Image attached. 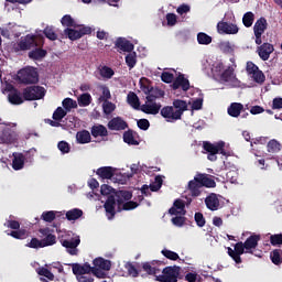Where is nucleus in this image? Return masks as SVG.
Here are the masks:
<instances>
[{"label":"nucleus","mask_w":282,"mask_h":282,"mask_svg":"<svg viewBox=\"0 0 282 282\" xmlns=\"http://www.w3.org/2000/svg\"><path fill=\"white\" fill-rule=\"evenodd\" d=\"M180 267H165L162 270V274L156 275L155 281L159 282H177V279L180 278Z\"/></svg>","instance_id":"nucleus-1"},{"label":"nucleus","mask_w":282,"mask_h":282,"mask_svg":"<svg viewBox=\"0 0 282 282\" xmlns=\"http://www.w3.org/2000/svg\"><path fill=\"white\" fill-rule=\"evenodd\" d=\"M18 78L23 85H36L39 83V72L32 67L24 68L18 73Z\"/></svg>","instance_id":"nucleus-2"},{"label":"nucleus","mask_w":282,"mask_h":282,"mask_svg":"<svg viewBox=\"0 0 282 282\" xmlns=\"http://www.w3.org/2000/svg\"><path fill=\"white\" fill-rule=\"evenodd\" d=\"M78 30L66 28L64 30V34L66 39H69V41H78V39H83V36H86L87 34H91V28L85 26V25H78Z\"/></svg>","instance_id":"nucleus-3"},{"label":"nucleus","mask_w":282,"mask_h":282,"mask_svg":"<svg viewBox=\"0 0 282 282\" xmlns=\"http://www.w3.org/2000/svg\"><path fill=\"white\" fill-rule=\"evenodd\" d=\"M37 36L34 34H28L21 37L18 45L15 46L17 52H28L32 47H39V42H36Z\"/></svg>","instance_id":"nucleus-4"},{"label":"nucleus","mask_w":282,"mask_h":282,"mask_svg":"<svg viewBox=\"0 0 282 282\" xmlns=\"http://www.w3.org/2000/svg\"><path fill=\"white\" fill-rule=\"evenodd\" d=\"M45 97V88L42 86H31L23 90L24 100H41Z\"/></svg>","instance_id":"nucleus-5"},{"label":"nucleus","mask_w":282,"mask_h":282,"mask_svg":"<svg viewBox=\"0 0 282 282\" xmlns=\"http://www.w3.org/2000/svg\"><path fill=\"white\" fill-rule=\"evenodd\" d=\"M2 124L0 119V144H13V142H17V132L12 128Z\"/></svg>","instance_id":"nucleus-6"},{"label":"nucleus","mask_w":282,"mask_h":282,"mask_svg":"<svg viewBox=\"0 0 282 282\" xmlns=\"http://www.w3.org/2000/svg\"><path fill=\"white\" fill-rule=\"evenodd\" d=\"M265 30H268V20H265V18L258 19L253 25L256 45H261L263 43L261 36H263V34L265 33Z\"/></svg>","instance_id":"nucleus-7"},{"label":"nucleus","mask_w":282,"mask_h":282,"mask_svg":"<svg viewBox=\"0 0 282 282\" xmlns=\"http://www.w3.org/2000/svg\"><path fill=\"white\" fill-rule=\"evenodd\" d=\"M61 245L66 248V251L72 257L78 256V247L80 246V237H75L70 239H62Z\"/></svg>","instance_id":"nucleus-8"},{"label":"nucleus","mask_w":282,"mask_h":282,"mask_svg":"<svg viewBox=\"0 0 282 282\" xmlns=\"http://www.w3.org/2000/svg\"><path fill=\"white\" fill-rule=\"evenodd\" d=\"M171 87L174 91L180 88L183 91H188V89H191V82L184 76V74L180 73L178 76L173 80Z\"/></svg>","instance_id":"nucleus-9"},{"label":"nucleus","mask_w":282,"mask_h":282,"mask_svg":"<svg viewBox=\"0 0 282 282\" xmlns=\"http://www.w3.org/2000/svg\"><path fill=\"white\" fill-rule=\"evenodd\" d=\"M226 143L224 141L218 142L217 144H213L208 141L203 143V149L209 154L213 153H221V155H226V150L224 149Z\"/></svg>","instance_id":"nucleus-10"},{"label":"nucleus","mask_w":282,"mask_h":282,"mask_svg":"<svg viewBox=\"0 0 282 282\" xmlns=\"http://www.w3.org/2000/svg\"><path fill=\"white\" fill-rule=\"evenodd\" d=\"M218 34H237L239 32V26L237 24L220 21L217 23Z\"/></svg>","instance_id":"nucleus-11"},{"label":"nucleus","mask_w":282,"mask_h":282,"mask_svg":"<svg viewBox=\"0 0 282 282\" xmlns=\"http://www.w3.org/2000/svg\"><path fill=\"white\" fill-rule=\"evenodd\" d=\"M116 202H118L117 198L113 195H110L104 204L106 217L108 219H113V217H116Z\"/></svg>","instance_id":"nucleus-12"},{"label":"nucleus","mask_w":282,"mask_h":282,"mask_svg":"<svg viewBox=\"0 0 282 282\" xmlns=\"http://www.w3.org/2000/svg\"><path fill=\"white\" fill-rule=\"evenodd\" d=\"M133 43L131 41L127 40L126 37H118L115 42V48L117 52H128L131 53L132 50H134Z\"/></svg>","instance_id":"nucleus-13"},{"label":"nucleus","mask_w":282,"mask_h":282,"mask_svg":"<svg viewBox=\"0 0 282 282\" xmlns=\"http://www.w3.org/2000/svg\"><path fill=\"white\" fill-rule=\"evenodd\" d=\"M108 129L110 131H124V129H129V123L122 117H115L108 122Z\"/></svg>","instance_id":"nucleus-14"},{"label":"nucleus","mask_w":282,"mask_h":282,"mask_svg":"<svg viewBox=\"0 0 282 282\" xmlns=\"http://www.w3.org/2000/svg\"><path fill=\"white\" fill-rule=\"evenodd\" d=\"M273 52H274V45L270 43H263L257 47V54L258 56H260L261 61H269L270 54H272Z\"/></svg>","instance_id":"nucleus-15"},{"label":"nucleus","mask_w":282,"mask_h":282,"mask_svg":"<svg viewBox=\"0 0 282 282\" xmlns=\"http://www.w3.org/2000/svg\"><path fill=\"white\" fill-rule=\"evenodd\" d=\"M196 182H199L200 186H205V188H215L217 186L215 180L210 178L208 174H196Z\"/></svg>","instance_id":"nucleus-16"},{"label":"nucleus","mask_w":282,"mask_h":282,"mask_svg":"<svg viewBox=\"0 0 282 282\" xmlns=\"http://www.w3.org/2000/svg\"><path fill=\"white\" fill-rule=\"evenodd\" d=\"M162 118H165L166 122H174L180 120V117L175 115V108L173 106H164L161 110Z\"/></svg>","instance_id":"nucleus-17"},{"label":"nucleus","mask_w":282,"mask_h":282,"mask_svg":"<svg viewBox=\"0 0 282 282\" xmlns=\"http://www.w3.org/2000/svg\"><path fill=\"white\" fill-rule=\"evenodd\" d=\"M113 196L115 199H117L119 212H121L120 206L124 204V202H129L133 197V194L129 191H117Z\"/></svg>","instance_id":"nucleus-18"},{"label":"nucleus","mask_w":282,"mask_h":282,"mask_svg":"<svg viewBox=\"0 0 282 282\" xmlns=\"http://www.w3.org/2000/svg\"><path fill=\"white\" fill-rule=\"evenodd\" d=\"M91 273V265L89 263H74L73 264V274L76 276H85V274Z\"/></svg>","instance_id":"nucleus-19"},{"label":"nucleus","mask_w":282,"mask_h":282,"mask_svg":"<svg viewBox=\"0 0 282 282\" xmlns=\"http://www.w3.org/2000/svg\"><path fill=\"white\" fill-rule=\"evenodd\" d=\"M245 108L243 104L241 102H231L230 106L227 108V113L231 118H239L241 113H243Z\"/></svg>","instance_id":"nucleus-20"},{"label":"nucleus","mask_w":282,"mask_h":282,"mask_svg":"<svg viewBox=\"0 0 282 282\" xmlns=\"http://www.w3.org/2000/svg\"><path fill=\"white\" fill-rule=\"evenodd\" d=\"M161 109H162V104H158V102L144 104L141 106V111L150 116H158Z\"/></svg>","instance_id":"nucleus-21"},{"label":"nucleus","mask_w":282,"mask_h":282,"mask_svg":"<svg viewBox=\"0 0 282 282\" xmlns=\"http://www.w3.org/2000/svg\"><path fill=\"white\" fill-rule=\"evenodd\" d=\"M158 261L153 260L152 262H143L142 263V270L143 272H147V274H150L151 276H158L160 274L161 270L156 265Z\"/></svg>","instance_id":"nucleus-22"},{"label":"nucleus","mask_w":282,"mask_h":282,"mask_svg":"<svg viewBox=\"0 0 282 282\" xmlns=\"http://www.w3.org/2000/svg\"><path fill=\"white\" fill-rule=\"evenodd\" d=\"M259 241H261V236L259 235H251L249 238H247V240L243 242L246 252H250V254H252L251 250H254V248L259 246Z\"/></svg>","instance_id":"nucleus-23"},{"label":"nucleus","mask_w":282,"mask_h":282,"mask_svg":"<svg viewBox=\"0 0 282 282\" xmlns=\"http://www.w3.org/2000/svg\"><path fill=\"white\" fill-rule=\"evenodd\" d=\"M173 108L176 109L175 110L176 118H180V120H182V116L184 115V111L188 109V104H186L185 100L175 99L173 101Z\"/></svg>","instance_id":"nucleus-24"},{"label":"nucleus","mask_w":282,"mask_h":282,"mask_svg":"<svg viewBox=\"0 0 282 282\" xmlns=\"http://www.w3.org/2000/svg\"><path fill=\"white\" fill-rule=\"evenodd\" d=\"M205 204L208 210H219V198L217 197V194L212 193L205 198Z\"/></svg>","instance_id":"nucleus-25"},{"label":"nucleus","mask_w":282,"mask_h":282,"mask_svg":"<svg viewBox=\"0 0 282 282\" xmlns=\"http://www.w3.org/2000/svg\"><path fill=\"white\" fill-rule=\"evenodd\" d=\"M90 133L93 138H107L109 135V131L107 130V127L102 124H95L90 129Z\"/></svg>","instance_id":"nucleus-26"},{"label":"nucleus","mask_w":282,"mask_h":282,"mask_svg":"<svg viewBox=\"0 0 282 282\" xmlns=\"http://www.w3.org/2000/svg\"><path fill=\"white\" fill-rule=\"evenodd\" d=\"M8 100L11 105H23V97L21 96V91L17 88H12L8 95Z\"/></svg>","instance_id":"nucleus-27"},{"label":"nucleus","mask_w":282,"mask_h":282,"mask_svg":"<svg viewBox=\"0 0 282 282\" xmlns=\"http://www.w3.org/2000/svg\"><path fill=\"white\" fill-rule=\"evenodd\" d=\"M96 173L101 180H111L116 173V169L111 166H102L99 167Z\"/></svg>","instance_id":"nucleus-28"},{"label":"nucleus","mask_w":282,"mask_h":282,"mask_svg":"<svg viewBox=\"0 0 282 282\" xmlns=\"http://www.w3.org/2000/svg\"><path fill=\"white\" fill-rule=\"evenodd\" d=\"M200 188H203V186L200 185L199 182H197L196 176L194 177L193 181L188 182V189L192 197H199L202 195Z\"/></svg>","instance_id":"nucleus-29"},{"label":"nucleus","mask_w":282,"mask_h":282,"mask_svg":"<svg viewBox=\"0 0 282 282\" xmlns=\"http://www.w3.org/2000/svg\"><path fill=\"white\" fill-rule=\"evenodd\" d=\"M93 265H95V268H98L99 270H105L106 272H109V270H111V261L105 258H96L93 261Z\"/></svg>","instance_id":"nucleus-30"},{"label":"nucleus","mask_w":282,"mask_h":282,"mask_svg":"<svg viewBox=\"0 0 282 282\" xmlns=\"http://www.w3.org/2000/svg\"><path fill=\"white\" fill-rule=\"evenodd\" d=\"M23 166H25V155H23V153L13 155V160H12L13 171H21V169H23Z\"/></svg>","instance_id":"nucleus-31"},{"label":"nucleus","mask_w":282,"mask_h":282,"mask_svg":"<svg viewBox=\"0 0 282 282\" xmlns=\"http://www.w3.org/2000/svg\"><path fill=\"white\" fill-rule=\"evenodd\" d=\"M78 144H89L91 142V133L88 130H80L76 133Z\"/></svg>","instance_id":"nucleus-32"},{"label":"nucleus","mask_w":282,"mask_h":282,"mask_svg":"<svg viewBox=\"0 0 282 282\" xmlns=\"http://www.w3.org/2000/svg\"><path fill=\"white\" fill-rule=\"evenodd\" d=\"M47 56V51L43 48H35L29 52V58L32 61H43Z\"/></svg>","instance_id":"nucleus-33"},{"label":"nucleus","mask_w":282,"mask_h":282,"mask_svg":"<svg viewBox=\"0 0 282 282\" xmlns=\"http://www.w3.org/2000/svg\"><path fill=\"white\" fill-rule=\"evenodd\" d=\"M127 102L132 109H140V98L133 91H130L127 96Z\"/></svg>","instance_id":"nucleus-34"},{"label":"nucleus","mask_w":282,"mask_h":282,"mask_svg":"<svg viewBox=\"0 0 282 282\" xmlns=\"http://www.w3.org/2000/svg\"><path fill=\"white\" fill-rule=\"evenodd\" d=\"M8 235L9 237H13V239H20V240L28 239V237L30 236V234L28 232V229H21V228L12 230Z\"/></svg>","instance_id":"nucleus-35"},{"label":"nucleus","mask_w":282,"mask_h":282,"mask_svg":"<svg viewBox=\"0 0 282 282\" xmlns=\"http://www.w3.org/2000/svg\"><path fill=\"white\" fill-rule=\"evenodd\" d=\"M123 142H126V144H130L132 147H138V144H140V142H138V140H135V137H133V130H128V131L123 132Z\"/></svg>","instance_id":"nucleus-36"},{"label":"nucleus","mask_w":282,"mask_h":282,"mask_svg":"<svg viewBox=\"0 0 282 282\" xmlns=\"http://www.w3.org/2000/svg\"><path fill=\"white\" fill-rule=\"evenodd\" d=\"M83 217V209L74 208L66 212V219L68 221H76V219H80Z\"/></svg>","instance_id":"nucleus-37"},{"label":"nucleus","mask_w":282,"mask_h":282,"mask_svg":"<svg viewBox=\"0 0 282 282\" xmlns=\"http://www.w3.org/2000/svg\"><path fill=\"white\" fill-rule=\"evenodd\" d=\"M100 89L102 91L101 96L98 98V102H107L111 100V90L106 85H101Z\"/></svg>","instance_id":"nucleus-38"},{"label":"nucleus","mask_w":282,"mask_h":282,"mask_svg":"<svg viewBox=\"0 0 282 282\" xmlns=\"http://www.w3.org/2000/svg\"><path fill=\"white\" fill-rule=\"evenodd\" d=\"M61 23L64 28H78V24H76V21L69 14L64 15L61 20Z\"/></svg>","instance_id":"nucleus-39"},{"label":"nucleus","mask_w":282,"mask_h":282,"mask_svg":"<svg viewBox=\"0 0 282 282\" xmlns=\"http://www.w3.org/2000/svg\"><path fill=\"white\" fill-rule=\"evenodd\" d=\"M62 106L65 109V111L68 113V111L76 109L78 107V104L76 102V100H74L72 98H65L62 101Z\"/></svg>","instance_id":"nucleus-40"},{"label":"nucleus","mask_w":282,"mask_h":282,"mask_svg":"<svg viewBox=\"0 0 282 282\" xmlns=\"http://www.w3.org/2000/svg\"><path fill=\"white\" fill-rule=\"evenodd\" d=\"M77 100L79 107H89L91 105V95L89 93H84Z\"/></svg>","instance_id":"nucleus-41"},{"label":"nucleus","mask_w":282,"mask_h":282,"mask_svg":"<svg viewBox=\"0 0 282 282\" xmlns=\"http://www.w3.org/2000/svg\"><path fill=\"white\" fill-rule=\"evenodd\" d=\"M6 228H10L11 230H19L21 228V223L19 220H14V216L10 215L9 219L4 223Z\"/></svg>","instance_id":"nucleus-42"},{"label":"nucleus","mask_w":282,"mask_h":282,"mask_svg":"<svg viewBox=\"0 0 282 282\" xmlns=\"http://www.w3.org/2000/svg\"><path fill=\"white\" fill-rule=\"evenodd\" d=\"M267 151L269 153H279L281 151V143L275 139L270 140L267 144Z\"/></svg>","instance_id":"nucleus-43"},{"label":"nucleus","mask_w":282,"mask_h":282,"mask_svg":"<svg viewBox=\"0 0 282 282\" xmlns=\"http://www.w3.org/2000/svg\"><path fill=\"white\" fill-rule=\"evenodd\" d=\"M197 41L199 45H210L213 43V37L204 32L197 34Z\"/></svg>","instance_id":"nucleus-44"},{"label":"nucleus","mask_w":282,"mask_h":282,"mask_svg":"<svg viewBox=\"0 0 282 282\" xmlns=\"http://www.w3.org/2000/svg\"><path fill=\"white\" fill-rule=\"evenodd\" d=\"M232 76H235V69L229 66L221 73L220 80H223L224 83H230V80H232Z\"/></svg>","instance_id":"nucleus-45"},{"label":"nucleus","mask_w":282,"mask_h":282,"mask_svg":"<svg viewBox=\"0 0 282 282\" xmlns=\"http://www.w3.org/2000/svg\"><path fill=\"white\" fill-rule=\"evenodd\" d=\"M270 259L274 265H281L282 258H281V249H274L270 253Z\"/></svg>","instance_id":"nucleus-46"},{"label":"nucleus","mask_w":282,"mask_h":282,"mask_svg":"<svg viewBox=\"0 0 282 282\" xmlns=\"http://www.w3.org/2000/svg\"><path fill=\"white\" fill-rule=\"evenodd\" d=\"M43 34L48 39V41H56L58 39V34H56L54 26H46Z\"/></svg>","instance_id":"nucleus-47"},{"label":"nucleus","mask_w":282,"mask_h":282,"mask_svg":"<svg viewBox=\"0 0 282 282\" xmlns=\"http://www.w3.org/2000/svg\"><path fill=\"white\" fill-rule=\"evenodd\" d=\"M242 23L245 28H252V24L254 23V13L247 12L242 17Z\"/></svg>","instance_id":"nucleus-48"},{"label":"nucleus","mask_w":282,"mask_h":282,"mask_svg":"<svg viewBox=\"0 0 282 282\" xmlns=\"http://www.w3.org/2000/svg\"><path fill=\"white\" fill-rule=\"evenodd\" d=\"M252 79L258 85H263L265 83V74L261 69L256 70L252 75Z\"/></svg>","instance_id":"nucleus-49"},{"label":"nucleus","mask_w":282,"mask_h":282,"mask_svg":"<svg viewBox=\"0 0 282 282\" xmlns=\"http://www.w3.org/2000/svg\"><path fill=\"white\" fill-rule=\"evenodd\" d=\"M65 116H67L66 110L63 109V107H57L55 109V111L53 112V120L61 122V120H63V118H65Z\"/></svg>","instance_id":"nucleus-50"},{"label":"nucleus","mask_w":282,"mask_h":282,"mask_svg":"<svg viewBox=\"0 0 282 282\" xmlns=\"http://www.w3.org/2000/svg\"><path fill=\"white\" fill-rule=\"evenodd\" d=\"M57 213L58 212H54V210L44 212V213H42L41 218L43 219V221H46L47 224H52V221H54V219H56Z\"/></svg>","instance_id":"nucleus-51"},{"label":"nucleus","mask_w":282,"mask_h":282,"mask_svg":"<svg viewBox=\"0 0 282 282\" xmlns=\"http://www.w3.org/2000/svg\"><path fill=\"white\" fill-rule=\"evenodd\" d=\"M161 253L163 257H165V259H169L170 261H177V259H180V254H177V252L169 249H163Z\"/></svg>","instance_id":"nucleus-52"},{"label":"nucleus","mask_w":282,"mask_h":282,"mask_svg":"<svg viewBox=\"0 0 282 282\" xmlns=\"http://www.w3.org/2000/svg\"><path fill=\"white\" fill-rule=\"evenodd\" d=\"M102 109H104V113H106V116H109L111 113H113V111H116V105L111 101H102Z\"/></svg>","instance_id":"nucleus-53"},{"label":"nucleus","mask_w":282,"mask_h":282,"mask_svg":"<svg viewBox=\"0 0 282 282\" xmlns=\"http://www.w3.org/2000/svg\"><path fill=\"white\" fill-rule=\"evenodd\" d=\"M138 59L135 58V53H130L126 56V64L128 65L129 69H133Z\"/></svg>","instance_id":"nucleus-54"},{"label":"nucleus","mask_w":282,"mask_h":282,"mask_svg":"<svg viewBox=\"0 0 282 282\" xmlns=\"http://www.w3.org/2000/svg\"><path fill=\"white\" fill-rule=\"evenodd\" d=\"M100 193L101 195L110 197V195H116L117 191L107 184H102L100 187Z\"/></svg>","instance_id":"nucleus-55"},{"label":"nucleus","mask_w":282,"mask_h":282,"mask_svg":"<svg viewBox=\"0 0 282 282\" xmlns=\"http://www.w3.org/2000/svg\"><path fill=\"white\" fill-rule=\"evenodd\" d=\"M56 243V236L55 235H47L44 239H42V246L47 248V246H54Z\"/></svg>","instance_id":"nucleus-56"},{"label":"nucleus","mask_w":282,"mask_h":282,"mask_svg":"<svg viewBox=\"0 0 282 282\" xmlns=\"http://www.w3.org/2000/svg\"><path fill=\"white\" fill-rule=\"evenodd\" d=\"M162 176H155L154 184L150 185V191H152V193H158V191L162 188Z\"/></svg>","instance_id":"nucleus-57"},{"label":"nucleus","mask_w":282,"mask_h":282,"mask_svg":"<svg viewBox=\"0 0 282 282\" xmlns=\"http://www.w3.org/2000/svg\"><path fill=\"white\" fill-rule=\"evenodd\" d=\"M99 73L102 78H112L115 74L113 69L109 66L101 67Z\"/></svg>","instance_id":"nucleus-58"},{"label":"nucleus","mask_w":282,"mask_h":282,"mask_svg":"<svg viewBox=\"0 0 282 282\" xmlns=\"http://www.w3.org/2000/svg\"><path fill=\"white\" fill-rule=\"evenodd\" d=\"M37 274L40 276H45V279H48V281H54V273H52V271H50L47 268L39 269Z\"/></svg>","instance_id":"nucleus-59"},{"label":"nucleus","mask_w":282,"mask_h":282,"mask_svg":"<svg viewBox=\"0 0 282 282\" xmlns=\"http://www.w3.org/2000/svg\"><path fill=\"white\" fill-rule=\"evenodd\" d=\"M161 80L169 85L175 80V75L171 72H163L161 74Z\"/></svg>","instance_id":"nucleus-60"},{"label":"nucleus","mask_w":282,"mask_h":282,"mask_svg":"<svg viewBox=\"0 0 282 282\" xmlns=\"http://www.w3.org/2000/svg\"><path fill=\"white\" fill-rule=\"evenodd\" d=\"M25 246L26 248H33V249L44 248L43 240H39V238H32L31 241Z\"/></svg>","instance_id":"nucleus-61"},{"label":"nucleus","mask_w":282,"mask_h":282,"mask_svg":"<svg viewBox=\"0 0 282 282\" xmlns=\"http://www.w3.org/2000/svg\"><path fill=\"white\" fill-rule=\"evenodd\" d=\"M126 270H128V274H130V276H133V278H137L140 274V272H138V269L135 268V265H133V263H131V262L126 263Z\"/></svg>","instance_id":"nucleus-62"},{"label":"nucleus","mask_w":282,"mask_h":282,"mask_svg":"<svg viewBox=\"0 0 282 282\" xmlns=\"http://www.w3.org/2000/svg\"><path fill=\"white\" fill-rule=\"evenodd\" d=\"M271 246H282V234H274L270 236Z\"/></svg>","instance_id":"nucleus-63"},{"label":"nucleus","mask_w":282,"mask_h":282,"mask_svg":"<svg viewBox=\"0 0 282 282\" xmlns=\"http://www.w3.org/2000/svg\"><path fill=\"white\" fill-rule=\"evenodd\" d=\"M259 69V66L254 64L253 62H247L246 72L249 76H252L254 73H257Z\"/></svg>","instance_id":"nucleus-64"}]
</instances>
